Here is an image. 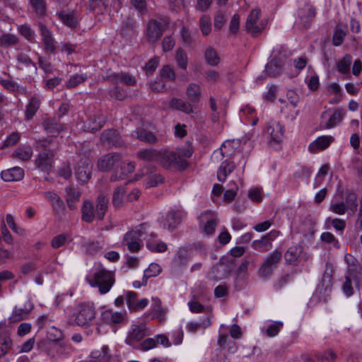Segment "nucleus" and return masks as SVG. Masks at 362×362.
<instances>
[{"label": "nucleus", "instance_id": "9", "mask_svg": "<svg viewBox=\"0 0 362 362\" xmlns=\"http://www.w3.org/2000/svg\"><path fill=\"white\" fill-rule=\"evenodd\" d=\"M316 16V9L310 3H305L298 11L297 25H300L304 28L310 26Z\"/></svg>", "mask_w": 362, "mask_h": 362}, {"label": "nucleus", "instance_id": "26", "mask_svg": "<svg viewBox=\"0 0 362 362\" xmlns=\"http://www.w3.org/2000/svg\"><path fill=\"white\" fill-rule=\"evenodd\" d=\"M334 140L332 136H321L309 145V151L315 153L317 151L327 148Z\"/></svg>", "mask_w": 362, "mask_h": 362}, {"label": "nucleus", "instance_id": "13", "mask_svg": "<svg viewBox=\"0 0 362 362\" xmlns=\"http://www.w3.org/2000/svg\"><path fill=\"white\" fill-rule=\"evenodd\" d=\"M200 226L203 228V232L206 235H212L217 226V217L210 211H206L199 217Z\"/></svg>", "mask_w": 362, "mask_h": 362}, {"label": "nucleus", "instance_id": "48", "mask_svg": "<svg viewBox=\"0 0 362 362\" xmlns=\"http://www.w3.org/2000/svg\"><path fill=\"white\" fill-rule=\"evenodd\" d=\"M342 119H343L342 110L340 109H337L334 110L333 114L330 116L329 119L325 124V127L326 129L333 128L336 125L341 123Z\"/></svg>", "mask_w": 362, "mask_h": 362}, {"label": "nucleus", "instance_id": "57", "mask_svg": "<svg viewBox=\"0 0 362 362\" xmlns=\"http://www.w3.org/2000/svg\"><path fill=\"white\" fill-rule=\"evenodd\" d=\"M88 78L86 74H74L70 77L69 81L66 83L67 88H74L78 86L79 83H83Z\"/></svg>", "mask_w": 362, "mask_h": 362}, {"label": "nucleus", "instance_id": "42", "mask_svg": "<svg viewBox=\"0 0 362 362\" xmlns=\"http://www.w3.org/2000/svg\"><path fill=\"white\" fill-rule=\"evenodd\" d=\"M351 62L352 57L350 54H346L337 62V71L342 74H349Z\"/></svg>", "mask_w": 362, "mask_h": 362}, {"label": "nucleus", "instance_id": "58", "mask_svg": "<svg viewBox=\"0 0 362 362\" xmlns=\"http://www.w3.org/2000/svg\"><path fill=\"white\" fill-rule=\"evenodd\" d=\"M218 345L222 349H226L230 352H235L236 351V347L229 346L230 344L234 343L230 341L228 336L226 334H219L218 339Z\"/></svg>", "mask_w": 362, "mask_h": 362}, {"label": "nucleus", "instance_id": "27", "mask_svg": "<svg viewBox=\"0 0 362 362\" xmlns=\"http://www.w3.org/2000/svg\"><path fill=\"white\" fill-rule=\"evenodd\" d=\"M267 134L270 136V141L279 144L283 137V127L279 122H272L267 128Z\"/></svg>", "mask_w": 362, "mask_h": 362}, {"label": "nucleus", "instance_id": "47", "mask_svg": "<svg viewBox=\"0 0 362 362\" xmlns=\"http://www.w3.org/2000/svg\"><path fill=\"white\" fill-rule=\"evenodd\" d=\"M175 59L177 65L182 69L186 70L188 65L187 54L184 49L179 48L177 49Z\"/></svg>", "mask_w": 362, "mask_h": 362}, {"label": "nucleus", "instance_id": "63", "mask_svg": "<svg viewBox=\"0 0 362 362\" xmlns=\"http://www.w3.org/2000/svg\"><path fill=\"white\" fill-rule=\"evenodd\" d=\"M329 209L332 212L338 215H343L346 213V211H348L344 202L332 203L329 205Z\"/></svg>", "mask_w": 362, "mask_h": 362}, {"label": "nucleus", "instance_id": "40", "mask_svg": "<svg viewBox=\"0 0 362 362\" xmlns=\"http://www.w3.org/2000/svg\"><path fill=\"white\" fill-rule=\"evenodd\" d=\"M187 95L189 101L198 103L201 96L200 86L194 83H190L187 88Z\"/></svg>", "mask_w": 362, "mask_h": 362}, {"label": "nucleus", "instance_id": "59", "mask_svg": "<svg viewBox=\"0 0 362 362\" xmlns=\"http://www.w3.org/2000/svg\"><path fill=\"white\" fill-rule=\"evenodd\" d=\"M126 301L128 308L131 311H135L136 304L138 303L137 293L134 291H127Z\"/></svg>", "mask_w": 362, "mask_h": 362}, {"label": "nucleus", "instance_id": "12", "mask_svg": "<svg viewBox=\"0 0 362 362\" xmlns=\"http://www.w3.org/2000/svg\"><path fill=\"white\" fill-rule=\"evenodd\" d=\"M344 261L348 265V274L346 276H350L356 284L358 286L362 274V268L358 260L351 254H346Z\"/></svg>", "mask_w": 362, "mask_h": 362}, {"label": "nucleus", "instance_id": "22", "mask_svg": "<svg viewBox=\"0 0 362 362\" xmlns=\"http://www.w3.org/2000/svg\"><path fill=\"white\" fill-rule=\"evenodd\" d=\"M100 139L103 144L110 146L119 147L123 145L118 132L114 129L105 130L101 134Z\"/></svg>", "mask_w": 362, "mask_h": 362}, {"label": "nucleus", "instance_id": "51", "mask_svg": "<svg viewBox=\"0 0 362 362\" xmlns=\"http://www.w3.org/2000/svg\"><path fill=\"white\" fill-rule=\"evenodd\" d=\"M211 322L210 318L209 317H206L201 322H189L187 325V329L188 331L195 333L199 328L206 329L211 325Z\"/></svg>", "mask_w": 362, "mask_h": 362}, {"label": "nucleus", "instance_id": "37", "mask_svg": "<svg viewBox=\"0 0 362 362\" xmlns=\"http://www.w3.org/2000/svg\"><path fill=\"white\" fill-rule=\"evenodd\" d=\"M281 63L279 59H273L265 66V73L269 77H275L281 69Z\"/></svg>", "mask_w": 362, "mask_h": 362}, {"label": "nucleus", "instance_id": "4", "mask_svg": "<svg viewBox=\"0 0 362 362\" xmlns=\"http://www.w3.org/2000/svg\"><path fill=\"white\" fill-rule=\"evenodd\" d=\"M160 155L158 161L165 168H185L187 166V161L180 156L170 151H159Z\"/></svg>", "mask_w": 362, "mask_h": 362}, {"label": "nucleus", "instance_id": "60", "mask_svg": "<svg viewBox=\"0 0 362 362\" xmlns=\"http://www.w3.org/2000/svg\"><path fill=\"white\" fill-rule=\"evenodd\" d=\"M156 346V341L155 338H147L144 340L142 342H140L139 345H137L136 349H139L144 351H148L151 349H153Z\"/></svg>", "mask_w": 362, "mask_h": 362}, {"label": "nucleus", "instance_id": "14", "mask_svg": "<svg viewBox=\"0 0 362 362\" xmlns=\"http://www.w3.org/2000/svg\"><path fill=\"white\" fill-rule=\"evenodd\" d=\"M92 168L93 164L90 160L87 158H82L78 163V166L75 170V175L78 180L86 183L91 177Z\"/></svg>", "mask_w": 362, "mask_h": 362}, {"label": "nucleus", "instance_id": "1", "mask_svg": "<svg viewBox=\"0 0 362 362\" xmlns=\"http://www.w3.org/2000/svg\"><path fill=\"white\" fill-rule=\"evenodd\" d=\"M108 203L109 199L103 194L98 195L95 206L90 201H84L81 209L82 220L87 223H92L95 218L103 219L107 210Z\"/></svg>", "mask_w": 362, "mask_h": 362}, {"label": "nucleus", "instance_id": "25", "mask_svg": "<svg viewBox=\"0 0 362 362\" xmlns=\"http://www.w3.org/2000/svg\"><path fill=\"white\" fill-rule=\"evenodd\" d=\"M2 180L5 182H16L22 180L24 177V170L20 167H13L1 173Z\"/></svg>", "mask_w": 362, "mask_h": 362}, {"label": "nucleus", "instance_id": "21", "mask_svg": "<svg viewBox=\"0 0 362 362\" xmlns=\"http://www.w3.org/2000/svg\"><path fill=\"white\" fill-rule=\"evenodd\" d=\"M105 123L103 115H94L90 116L83 124V130L88 132H95L100 130Z\"/></svg>", "mask_w": 362, "mask_h": 362}, {"label": "nucleus", "instance_id": "20", "mask_svg": "<svg viewBox=\"0 0 362 362\" xmlns=\"http://www.w3.org/2000/svg\"><path fill=\"white\" fill-rule=\"evenodd\" d=\"M185 216V212L182 210H171L168 212L165 218V223L163 225L164 228L173 230L182 221Z\"/></svg>", "mask_w": 362, "mask_h": 362}, {"label": "nucleus", "instance_id": "56", "mask_svg": "<svg viewBox=\"0 0 362 362\" xmlns=\"http://www.w3.org/2000/svg\"><path fill=\"white\" fill-rule=\"evenodd\" d=\"M200 29L204 35H208L211 30V18L209 16L204 15L199 20Z\"/></svg>", "mask_w": 362, "mask_h": 362}, {"label": "nucleus", "instance_id": "7", "mask_svg": "<svg viewBox=\"0 0 362 362\" xmlns=\"http://www.w3.org/2000/svg\"><path fill=\"white\" fill-rule=\"evenodd\" d=\"M281 252L278 250L269 255L258 271L259 276L261 278L269 277L281 261Z\"/></svg>", "mask_w": 362, "mask_h": 362}, {"label": "nucleus", "instance_id": "32", "mask_svg": "<svg viewBox=\"0 0 362 362\" xmlns=\"http://www.w3.org/2000/svg\"><path fill=\"white\" fill-rule=\"evenodd\" d=\"M132 136L141 141L148 144H155L158 141L157 137L151 132L144 129H138L134 131Z\"/></svg>", "mask_w": 362, "mask_h": 362}, {"label": "nucleus", "instance_id": "11", "mask_svg": "<svg viewBox=\"0 0 362 362\" xmlns=\"http://www.w3.org/2000/svg\"><path fill=\"white\" fill-rule=\"evenodd\" d=\"M280 232L272 230L260 239L252 243V247L259 252H266L272 248V242L279 235Z\"/></svg>", "mask_w": 362, "mask_h": 362}, {"label": "nucleus", "instance_id": "29", "mask_svg": "<svg viewBox=\"0 0 362 362\" xmlns=\"http://www.w3.org/2000/svg\"><path fill=\"white\" fill-rule=\"evenodd\" d=\"M303 252L300 245L291 246L284 253V259L287 264H296L300 255Z\"/></svg>", "mask_w": 362, "mask_h": 362}, {"label": "nucleus", "instance_id": "33", "mask_svg": "<svg viewBox=\"0 0 362 362\" xmlns=\"http://www.w3.org/2000/svg\"><path fill=\"white\" fill-rule=\"evenodd\" d=\"M103 318L109 324L118 325L125 320V313L113 312L112 310H106L103 313Z\"/></svg>", "mask_w": 362, "mask_h": 362}, {"label": "nucleus", "instance_id": "30", "mask_svg": "<svg viewBox=\"0 0 362 362\" xmlns=\"http://www.w3.org/2000/svg\"><path fill=\"white\" fill-rule=\"evenodd\" d=\"M59 17L64 24L70 28H76L78 25V18L76 12L63 11L59 13Z\"/></svg>", "mask_w": 362, "mask_h": 362}, {"label": "nucleus", "instance_id": "5", "mask_svg": "<svg viewBox=\"0 0 362 362\" xmlns=\"http://www.w3.org/2000/svg\"><path fill=\"white\" fill-rule=\"evenodd\" d=\"M169 24V18L161 17L151 19L147 25L146 35L149 40L156 42L163 35Z\"/></svg>", "mask_w": 362, "mask_h": 362}, {"label": "nucleus", "instance_id": "43", "mask_svg": "<svg viewBox=\"0 0 362 362\" xmlns=\"http://www.w3.org/2000/svg\"><path fill=\"white\" fill-rule=\"evenodd\" d=\"M125 189L120 186L115 189L112 195V204L116 208L122 207L125 202Z\"/></svg>", "mask_w": 362, "mask_h": 362}, {"label": "nucleus", "instance_id": "2", "mask_svg": "<svg viewBox=\"0 0 362 362\" xmlns=\"http://www.w3.org/2000/svg\"><path fill=\"white\" fill-rule=\"evenodd\" d=\"M86 281L92 287H98L100 294L109 292L115 284V274L104 268L86 276Z\"/></svg>", "mask_w": 362, "mask_h": 362}, {"label": "nucleus", "instance_id": "17", "mask_svg": "<svg viewBox=\"0 0 362 362\" xmlns=\"http://www.w3.org/2000/svg\"><path fill=\"white\" fill-rule=\"evenodd\" d=\"M107 79L115 84L123 83L129 86H135L136 83V79L134 76L124 71L111 74L107 76Z\"/></svg>", "mask_w": 362, "mask_h": 362}, {"label": "nucleus", "instance_id": "41", "mask_svg": "<svg viewBox=\"0 0 362 362\" xmlns=\"http://www.w3.org/2000/svg\"><path fill=\"white\" fill-rule=\"evenodd\" d=\"M107 7V0H89L88 4V9L97 14L103 13Z\"/></svg>", "mask_w": 362, "mask_h": 362}, {"label": "nucleus", "instance_id": "55", "mask_svg": "<svg viewBox=\"0 0 362 362\" xmlns=\"http://www.w3.org/2000/svg\"><path fill=\"white\" fill-rule=\"evenodd\" d=\"M109 94L112 98L118 100H122L125 99L127 96V91L124 88L117 86L110 89L109 90Z\"/></svg>", "mask_w": 362, "mask_h": 362}, {"label": "nucleus", "instance_id": "6", "mask_svg": "<svg viewBox=\"0 0 362 362\" xmlns=\"http://www.w3.org/2000/svg\"><path fill=\"white\" fill-rule=\"evenodd\" d=\"M146 226V223L141 224L136 230L129 231L124 235L123 244L128 247L129 251L136 252L140 250L141 237L145 233L144 230Z\"/></svg>", "mask_w": 362, "mask_h": 362}, {"label": "nucleus", "instance_id": "53", "mask_svg": "<svg viewBox=\"0 0 362 362\" xmlns=\"http://www.w3.org/2000/svg\"><path fill=\"white\" fill-rule=\"evenodd\" d=\"M30 4L35 13L43 16L46 11V3L45 0H29Z\"/></svg>", "mask_w": 362, "mask_h": 362}, {"label": "nucleus", "instance_id": "23", "mask_svg": "<svg viewBox=\"0 0 362 362\" xmlns=\"http://www.w3.org/2000/svg\"><path fill=\"white\" fill-rule=\"evenodd\" d=\"M144 170H146V172H144V174H149L145 180V186L146 188L153 187L157 186L158 184L162 183L163 177L160 175L155 173V171L156 170V168L155 166L147 165Z\"/></svg>", "mask_w": 362, "mask_h": 362}, {"label": "nucleus", "instance_id": "19", "mask_svg": "<svg viewBox=\"0 0 362 362\" xmlns=\"http://www.w3.org/2000/svg\"><path fill=\"white\" fill-rule=\"evenodd\" d=\"M54 154V151L50 149L40 153L35 160L37 168L42 171L49 172L52 166Z\"/></svg>", "mask_w": 362, "mask_h": 362}, {"label": "nucleus", "instance_id": "3", "mask_svg": "<svg viewBox=\"0 0 362 362\" xmlns=\"http://www.w3.org/2000/svg\"><path fill=\"white\" fill-rule=\"evenodd\" d=\"M96 311L93 304L81 303L78 305L73 314L74 322L78 326H86L91 324L95 319Z\"/></svg>", "mask_w": 362, "mask_h": 362}, {"label": "nucleus", "instance_id": "62", "mask_svg": "<svg viewBox=\"0 0 362 362\" xmlns=\"http://www.w3.org/2000/svg\"><path fill=\"white\" fill-rule=\"evenodd\" d=\"M48 339L54 342H59L63 339L62 331L56 327H51L47 332Z\"/></svg>", "mask_w": 362, "mask_h": 362}, {"label": "nucleus", "instance_id": "52", "mask_svg": "<svg viewBox=\"0 0 362 362\" xmlns=\"http://www.w3.org/2000/svg\"><path fill=\"white\" fill-rule=\"evenodd\" d=\"M16 60L18 64L24 65L25 67L32 66L34 70V73L37 74V68L36 66L35 63H34L30 57L23 53H18L16 55Z\"/></svg>", "mask_w": 362, "mask_h": 362}, {"label": "nucleus", "instance_id": "24", "mask_svg": "<svg viewBox=\"0 0 362 362\" xmlns=\"http://www.w3.org/2000/svg\"><path fill=\"white\" fill-rule=\"evenodd\" d=\"M33 305L28 300L23 308L15 307L11 315L9 317L11 322H16L25 320L30 312L33 310Z\"/></svg>", "mask_w": 362, "mask_h": 362}, {"label": "nucleus", "instance_id": "54", "mask_svg": "<svg viewBox=\"0 0 362 362\" xmlns=\"http://www.w3.org/2000/svg\"><path fill=\"white\" fill-rule=\"evenodd\" d=\"M160 76L162 79L174 81L176 78V74L173 68H171L169 65H165L161 69Z\"/></svg>", "mask_w": 362, "mask_h": 362}, {"label": "nucleus", "instance_id": "44", "mask_svg": "<svg viewBox=\"0 0 362 362\" xmlns=\"http://www.w3.org/2000/svg\"><path fill=\"white\" fill-rule=\"evenodd\" d=\"M83 245L86 252L90 255H96L102 252L103 247L98 241L88 240Z\"/></svg>", "mask_w": 362, "mask_h": 362}, {"label": "nucleus", "instance_id": "31", "mask_svg": "<svg viewBox=\"0 0 362 362\" xmlns=\"http://www.w3.org/2000/svg\"><path fill=\"white\" fill-rule=\"evenodd\" d=\"M41 101L35 96L32 97L28 105L25 106V117L26 120H30L35 115L40 108Z\"/></svg>", "mask_w": 362, "mask_h": 362}, {"label": "nucleus", "instance_id": "38", "mask_svg": "<svg viewBox=\"0 0 362 362\" xmlns=\"http://www.w3.org/2000/svg\"><path fill=\"white\" fill-rule=\"evenodd\" d=\"M314 356L321 362H334L337 358V354L331 349L317 351Z\"/></svg>", "mask_w": 362, "mask_h": 362}, {"label": "nucleus", "instance_id": "46", "mask_svg": "<svg viewBox=\"0 0 362 362\" xmlns=\"http://www.w3.org/2000/svg\"><path fill=\"white\" fill-rule=\"evenodd\" d=\"M357 198L358 196L354 192H349L346 196L344 202L345 206L348 211H350L351 212L352 214H354L357 210Z\"/></svg>", "mask_w": 362, "mask_h": 362}, {"label": "nucleus", "instance_id": "49", "mask_svg": "<svg viewBox=\"0 0 362 362\" xmlns=\"http://www.w3.org/2000/svg\"><path fill=\"white\" fill-rule=\"evenodd\" d=\"M18 38L15 35L7 33L0 37V45L1 47L14 46L18 43Z\"/></svg>", "mask_w": 362, "mask_h": 362}, {"label": "nucleus", "instance_id": "61", "mask_svg": "<svg viewBox=\"0 0 362 362\" xmlns=\"http://www.w3.org/2000/svg\"><path fill=\"white\" fill-rule=\"evenodd\" d=\"M230 185H233V187H229L225 192L224 196H223L224 200L228 201V202H231L235 199V197L236 196L237 191L238 189V185L236 184V182L235 181H230Z\"/></svg>", "mask_w": 362, "mask_h": 362}, {"label": "nucleus", "instance_id": "39", "mask_svg": "<svg viewBox=\"0 0 362 362\" xmlns=\"http://www.w3.org/2000/svg\"><path fill=\"white\" fill-rule=\"evenodd\" d=\"M139 158L146 161H158L160 151L153 148L141 150L136 153Z\"/></svg>", "mask_w": 362, "mask_h": 362}, {"label": "nucleus", "instance_id": "8", "mask_svg": "<svg viewBox=\"0 0 362 362\" xmlns=\"http://www.w3.org/2000/svg\"><path fill=\"white\" fill-rule=\"evenodd\" d=\"M261 11L259 8H255L248 15L245 23V28L248 33L256 37L264 29L265 23L259 22Z\"/></svg>", "mask_w": 362, "mask_h": 362}, {"label": "nucleus", "instance_id": "18", "mask_svg": "<svg viewBox=\"0 0 362 362\" xmlns=\"http://www.w3.org/2000/svg\"><path fill=\"white\" fill-rule=\"evenodd\" d=\"M38 25L40 28V35L42 37L45 52L49 54L54 53L56 50L55 42L50 31L48 30L47 27L42 23H39Z\"/></svg>", "mask_w": 362, "mask_h": 362}, {"label": "nucleus", "instance_id": "16", "mask_svg": "<svg viewBox=\"0 0 362 362\" xmlns=\"http://www.w3.org/2000/svg\"><path fill=\"white\" fill-rule=\"evenodd\" d=\"M122 160V155L118 153H110L100 157L98 160V168L101 171H107Z\"/></svg>", "mask_w": 362, "mask_h": 362}, {"label": "nucleus", "instance_id": "35", "mask_svg": "<svg viewBox=\"0 0 362 362\" xmlns=\"http://www.w3.org/2000/svg\"><path fill=\"white\" fill-rule=\"evenodd\" d=\"M43 129L47 132L52 134H58L62 131V125L57 122L54 118H47L42 122Z\"/></svg>", "mask_w": 362, "mask_h": 362}, {"label": "nucleus", "instance_id": "50", "mask_svg": "<svg viewBox=\"0 0 362 362\" xmlns=\"http://www.w3.org/2000/svg\"><path fill=\"white\" fill-rule=\"evenodd\" d=\"M204 57L206 62L211 66H216L220 61V59L213 48L208 47L204 52Z\"/></svg>", "mask_w": 362, "mask_h": 362}, {"label": "nucleus", "instance_id": "64", "mask_svg": "<svg viewBox=\"0 0 362 362\" xmlns=\"http://www.w3.org/2000/svg\"><path fill=\"white\" fill-rule=\"evenodd\" d=\"M20 33L28 41L32 42L35 38V32L26 24L21 26Z\"/></svg>", "mask_w": 362, "mask_h": 362}, {"label": "nucleus", "instance_id": "45", "mask_svg": "<svg viewBox=\"0 0 362 362\" xmlns=\"http://www.w3.org/2000/svg\"><path fill=\"white\" fill-rule=\"evenodd\" d=\"M33 155V150L30 146H22L18 148L13 153V157L21 160L25 161L29 160Z\"/></svg>", "mask_w": 362, "mask_h": 362}, {"label": "nucleus", "instance_id": "10", "mask_svg": "<svg viewBox=\"0 0 362 362\" xmlns=\"http://www.w3.org/2000/svg\"><path fill=\"white\" fill-rule=\"evenodd\" d=\"M146 335V329L143 324L132 325L128 332L125 343L136 349Z\"/></svg>", "mask_w": 362, "mask_h": 362}, {"label": "nucleus", "instance_id": "28", "mask_svg": "<svg viewBox=\"0 0 362 362\" xmlns=\"http://www.w3.org/2000/svg\"><path fill=\"white\" fill-rule=\"evenodd\" d=\"M235 165L233 162L224 160L221 163L217 170V178L219 182L226 181L228 175L230 174L235 169Z\"/></svg>", "mask_w": 362, "mask_h": 362}, {"label": "nucleus", "instance_id": "36", "mask_svg": "<svg viewBox=\"0 0 362 362\" xmlns=\"http://www.w3.org/2000/svg\"><path fill=\"white\" fill-rule=\"evenodd\" d=\"M170 105L172 108L182 111L186 114L193 112L192 105L182 99L173 98L170 103Z\"/></svg>", "mask_w": 362, "mask_h": 362}, {"label": "nucleus", "instance_id": "15", "mask_svg": "<svg viewBox=\"0 0 362 362\" xmlns=\"http://www.w3.org/2000/svg\"><path fill=\"white\" fill-rule=\"evenodd\" d=\"M135 169V163L132 161L124 162L122 160L119 162L117 168L115 169L111 175L110 180L116 182L117 180H124L127 175L132 173Z\"/></svg>", "mask_w": 362, "mask_h": 362}, {"label": "nucleus", "instance_id": "34", "mask_svg": "<svg viewBox=\"0 0 362 362\" xmlns=\"http://www.w3.org/2000/svg\"><path fill=\"white\" fill-rule=\"evenodd\" d=\"M109 351V348L107 346H103L99 349L93 350L90 353V357L95 362H109L110 360Z\"/></svg>", "mask_w": 362, "mask_h": 362}]
</instances>
